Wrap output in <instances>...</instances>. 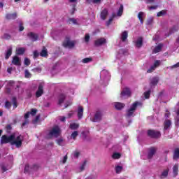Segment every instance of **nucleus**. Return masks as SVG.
Wrapping results in <instances>:
<instances>
[{
    "instance_id": "f257e3e1",
    "label": "nucleus",
    "mask_w": 179,
    "mask_h": 179,
    "mask_svg": "<svg viewBox=\"0 0 179 179\" xmlns=\"http://www.w3.org/2000/svg\"><path fill=\"white\" fill-rule=\"evenodd\" d=\"M11 145L17 148H21L23 143V136L12 134Z\"/></svg>"
},
{
    "instance_id": "f03ea898",
    "label": "nucleus",
    "mask_w": 179,
    "mask_h": 179,
    "mask_svg": "<svg viewBox=\"0 0 179 179\" xmlns=\"http://www.w3.org/2000/svg\"><path fill=\"white\" fill-rule=\"evenodd\" d=\"M138 107H142V102L136 101L129 108L127 113V117H134L135 115V111Z\"/></svg>"
},
{
    "instance_id": "7ed1b4c3",
    "label": "nucleus",
    "mask_w": 179,
    "mask_h": 179,
    "mask_svg": "<svg viewBox=\"0 0 179 179\" xmlns=\"http://www.w3.org/2000/svg\"><path fill=\"white\" fill-rule=\"evenodd\" d=\"M128 43V31H124L120 34V41L117 45L120 47H124Z\"/></svg>"
},
{
    "instance_id": "20e7f679",
    "label": "nucleus",
    "mask_w": 179,
    "mask_h": 179,
    "mask_svg": "<svg viewBox=\"0 0 179 179\" xmlns=\"http://www.w3.org/2000/svg\"><path fill=\"white\" fill-rule=\"evenodd\" d=\"M61 135V129H59V127L55 126L52 127V129L50 130V131L48 134V138H58Z\"/></svg>"
},
{
    "instance_id": "39448f33",
    "label": "nucleus",
    "mask_w": 179,
    "mask_h": 179,
    "mask_svg": "<svg viewBox=\"0 0 179 179\" xmlns=\"http://www.w3.org/2000/svg\"><path fill=\"white\" fill-rule=\"evenodd\" d=\"M101 79H103L104 82H108L110 80V73L107 70H103L100 73Z\"/></svg>"
},
{
    "instance_id": "423d86ee",
    "label": "nucleus",
    "mask_w": 179,
    "mask_h": 179,
    "mask_svg": "<svg viewBox=\"0 0 179 179\" xmlns=\"http://www.w3.org/2000/svg\"><path fill=\"white\" fill-rule=\"evenodd\" d=\"M12 139H13V137L12 136V134L9 136L6 135H3L1 137V144L3 145V143H12Z\"/></svg>"
},
{
    "instance_id": "0eeeda50",
    "label": "nucleus",
    "mask_w": 179,
    "mask_h": 179,
    "mask_svg": "<svg viewBox=\"0 0 179 179\" xmlns=\"http://www.w3.org/2000/svg\"><path fill=\"white\" fill-rule=\"evenodd\" d=\"M63 45L66 48H72L75 45V41L69 40V38H66L63 43Z\"/></svg>"
},
{
    "instance_id": "6e6552de",
    "label": "nucleus",
    "mask_w": 179,
    "mask_h": 179,
    "mask_svg": "<svg viewBox=\"0 0 179 179\" xmlns=\"http://www.w3.org/2000/svg\"><path fill=\"white\" fill-rule=\"evenodd\" d=\"M44 83H41L38 87V90L36 93V97H41L43 96V93H44Z\"/></svg>"
},
{
    "instance_id": "1a4fd4ad",
    "label": "nucleus",
    "mask_w": 179,
    "mask_h": 179,
    "mask_svg": "<svg viewBox=\"0 0 179 179\" xmlns=\"http://www.w3.org/2000/svg\"><path fill=\"white\" fill-rule=\"evenodd\" d=\"M148 135L151 138H160L161 136L160 131L155 130H149L148 131Z\"/></svg>"
},
{
    "instance_id": "9d476101",
    "label": "nucleus",
    "mask_w": 179,
    "mask_h": 179,
    "mask_svg": "<svg viewBox=\"0 0 179 179\" xmlns=\"http://www.w3.org/2000/svg\"><path fill=\"white\" fill-rule=\"evenodd\" d=\"M161 64L160 60H157L154 62L153 65L150 67V69L147 71L148 73H150L155 71L157 68V66H159Z\"/></svg>"
},
{
    "instance_id": "9b49d317",
    "label": "nucleus",
    "mask_w": 179,
    "mask_h": 179,
    "mask_svg": "<svg viewBox=\"0 0 179 179\" xmlns=\"http://www.w3.org/2000/svg\"><path fill=\"white\" fill-rule=\"evenodd\" d=\"M159 83V77H154L150 80V89H155Z\"/></svg>"
},
{
    "instance_id": "f8f14e48",
    "label": "nucleus",
    "mask_w": 179,
    "mask_h": 179,
    "mask_svg": "<svg viewBox=\"0 0 179 179\" xmlns=\"http://www.w3.org/2000/svg\"><path fill=\"white\" fill-rule=\"evenodd\" d=\"M131 96V90L128 87H124L121 92V97H129Z\"/></svg>"
},
{
    "instance_id": "ddd939ff",
    "label": "nucleus",
    "mask_w": 179,
    "mask_h": 179,
    "mask_svg": "<svg viewBox=\"0 0 179 179\" xmlns=\"http://www.w3.org/2000/svg\"><path fill=\"white\" fill-rule=\"evenodd\" d=\"M101 120V113L96 112L93 117H91V121L93 122H99Z\"/></svg>"
},
{
    "instance_id": "4468645a",
    "label": "nucleus",
    "mask_w": 179,
    "mask_h": 179,
    "mask_svg": "<svg viewBox=\"0 0 179 179\" xmlns=\"http://www.w3.org/2000/svg\"><path fill=\"white\" fill-rule=\"evenodd\" d=\"M143 44V38L142 37H138L136 41H134V45L137 48H141Z\"/></svg>"
},
{
    "instance_id": "2eb2a0df",
    "label": "nucleus",
    "mask_w": 179,
    "mask_h": 179,
    "mask_svg": "<svg viewBox=\"0 0 179 179\" xmlns=\"http://www.w3.org/2000/svg\"><path fill=\"white\" fill-rule=\"evenodd\" d=\"M107 43V41L104 38H101L95 41V45L100 47V45H104Z\"/></svg>"
},
{
    "instance_id": "dca6fc26",
    "label": "nucleus",
    "mask_w": 179,
    "mask_h": 179,
    "mask_svg": "<svg viewBox=\"0 0 179 179\" xmlns=\"http://www.w3.org/2000/svg\"><path fill=\"white\" fill-rule=\"evenodd\" d=\"M27 36L32 41H36L37 38H38V36H37L36 34H34L33 32H29L27 34Z\"/></svg>"
},
{
    "instance_id": "f3484780",
    "label": "nucleus",
    "mask_w": 179,
    "mask_h": 179,
    "mask_svg": "<svg viewBox=\"0 0 179 179\" xmlns=\"http://www.w3.org/2000/svg\"><path fill=\"white\" fill-rule=\"evenodd\" d=\"M37 113V109H31V112H27L25 115H24V118L25 120H27V118H29V117L30 115H36Z\"/></svg>"
},
{
    "instance_id": "a211bd4d",
    "label": "nucleus",
    "mask_w": 179,
    "mask_h": 179,
    "mask_svg": "<svg viewBox=\"0 0 179 179\" xmlns=\"http://www.w3.org/2000/svg\"><path fill=\"white\" fill-rule=\"evenodd\" d=\"M107 16H108V10L105 8L101 12V19L102 20H106Z\"/></svg>"
},
{
    "instance_id": "6ab92c4d",
    "label": "nucleus",
    "mask_w": 179,
    "mask_h": 179,
    "mask_svg": "<svg viewBox=\"0 0 179 179\" xmlns=\"http://www.w3.org/2000/svg\"><path fill=\"white\" fill-rule=\"evenodd\" d=\"M156 148H151L149 150L148 152V159H152V157H153V155H155V153H156Z\"/></svg>"
},
{
    "instance_id": "aec40b11",
    "label": "nucleus",
    "mask_w": 179,
    "mask_h": 179,
    "mask_svg": "<svg viewBox=\"0 0 179 179\" xmlns=\"http://www.w3.org/2000/svg\"><path fill=\"white\" fill-rule=\"evenodd\" d=\"M12 64H13V65H17V66H20V59L18 57L15 56L13 58Z\"/></svg>"
},
{
    "instance_id": "412c9836",
    "label": "nucleus",
    "mask_w": 179,
    "mask_h": 179,
    "mask_svg": "<svg viewBox=\"0 0 179 179\" xmlns=\"http://www.w3.org/2000/svg\"><path fill=\"white\" fill-rule=\"evenodd\" d=\"M162 48H163V44L160 43L153 49V54H157V52H160V51H162Z\"/></svg>"
},
{
    "instance_id": "4be33fe9",
    "label": "nucleus",
    "mask_w": 179,
    "mask_h": 179,
    "mask_svg": "<svg viewBox=\"0 0 179 179\" xmlns=\"http://www.w3.org/2000/svg\"><path fill=\"white\" fill-rule=\"evenodd\" d=\"M114 106H115V108H116V110H122V108H124V107H125V104H124L122 103H120V102L115 103Z\"/></svg>"
},
{
    "instance_id": "5701e85b",
    "label": "nucleus",
    "mask_w": 179,
    "mask_h": 179,
    "mask_svg": "<svg viewBox=\"0 0 179 179\" xmlns=\"http://www.w3.org/2000/svg\"><path fill=\"white\" fill-rule=\"evenodd\" d=\"M171 127V121L170 120H166L164 124V131H167L168 129H170V127Z\"/></svg>"
},
{
    "instance_id": "b1692460",
    "label": "nucleus",
    "mask_w": 179,
    "mask_h": 179,
    "mask_svg": "<svg viewBox=\"0 0 179 179\" xmlns=\"http://www.w3.org/2000/svg\"><path fill=\"white\" fill-rule=\"evenodd\" d=\"M146 15L143 12H139L138 14V18L139 19L141 24H143V17H145Z\"/></svg>"
},
{
    "instance_id": "393cba45",
    "label": "nucleus",
    "mask_w": 179,
    "mask_h": 179,
    "mask_svg": "<svg viewBox=\"0 0 179 179\" xmlns=\"http://www.w3.org/2000/svg\"><path fill=\"white\" fill-rule=\"evenodd\" d=\"M78 117L79 120L83 117V107L79 106L78 109Z\"/></svg>"
},
{
    "instance_id": "a878e982",
    "label": "nucleus",
    "mask_w": 179,
    "mask_h": 179,
    "mask_svg": "<svg viewBox=\"0 0 179 179\" xmlns=\"http://www.w3.org/2000/svg\"><path fill=\"white\" fill-rule=\"evenodd\" d=\"M24 51H26V49L24 48H17L16 54L17 55H22L24 53Z\"/></svg>"
},
{
    "instance_id": "bb28decb",
    "label": "nucleus",
    "mask_w": 179,
    "mask_h": 179,
    "mask_svg": "<svg viewBox=\"0 0 179 179\" xmlns=\"http://www.w3.org/2000/svg\"><path fill=\"white\" fill-rule=\"evenodd\" d=\"M17 17V15H16V13L7 14L6 16V19H8V20H12L13 19H16Z\"/></svg>"
},
{
    "instance_id": "cd10ccee",
    "label": "nucleus",
    "mask_w": 179,
    "mask_h": 179,
    "mask_svg": "<svg viewBox=\"0 0 179 179\" xmlns=\"http://www.w3.org/2000/svg\"><path fill=\"white\" fill-rule=\"evenodd\" d=\"M178 30V26H174L173 28H171L169 31V34L166 35V37H169L170 34H173V33H176Z\"/></svg>"
},
{
    "instance_id": "c85d7f7f",
    "label": "nucleus",
    "mask_w": 179,
    "mask_h": 179,
    "mask_svg": "<svg viewBox=\"0 0 179 179\" xmlns=\"http://www.w3.org/2000/svg\"><path fill=\"white\" fill-rule=\"evenodd\" d=\"M173 176H177L178 174V164H175L173 167Z\"/></svg>"
},
{
    "instance_id": "c756f323",
    "label": "nucleus",
    "mask_w": 179,
    "mask_h": 179,
    "mask_svg": "<svg viewBox=\"0 0 179 179\" xmlns=\"http://www.w3.org/2000/svg\"><path fill=\"white\" fill-rule=\"evenodd\" d=\"M123 12H124V6L121 4L117 11V16H122Z\"/></svg>"
},
{
    "instance_id": "7c9ffc66",
    "label": "nucleus",
    "mask_w": 179,
    "mask_h": 179,
    "mask_svg": "<svg viewBox=\"0 0 179 179\" xmlns=\"http://www.w3.org/2000/svg\"><path fill=\"white\" fill-rule=\"evenodd\" d=\"M10 55H12V47H10L7 50V52L6 53V59H8L9 58V57H10Z\"/></svg>"
},
{
    "instance_id": "2f4dec72",
    "label": "nucleus",
    "mask_w": 179,
    "mask_h": 179,
    "mask_svg": "<svg viewBox=\"0 0 179 179\" xmlns=\"http://www.w3.org/2000/svg\"><path fill=\"white\" fill-rule=\"evenodd\" d=\"M50 34L51 37H52L54 40H57V36H58V31H55L53 29Z\"/></svg>"
},
{
    "instance_id": "473e14b6",
    "label": "nucleus",
    "mask_w": 179,
    "mask_h": 179,
    "mask_svg": "<svg viewBox=\"0 0 179 179\" xmlns=\"http://www.w3.org/2000/svg\"><path fill=\"white\" fill-rule=\"evenodd\" d=\"M64 100H65V94H62L59 97V105L61 106L62 103H64Z\"/></svg>"
},
{
    "instance_id": "72a5a7b5",
    "label": "nucleus",
    "mask_w": 179,
    "mask_h": 179,
    "mask_svg": "<svg viewBox=\"0 0 179 179\" xmlns=\"http://www.w3.org/2000/svg\"><path fill=\"white\" fill-rule=\"evenodd\" d=\"M71 129H78L79 128V124L78 123H71L70 124Z\"/></svg>"
},
{
    "instance_id": "f704fd0d",
    "label": "nucleus",
    "mask_w": 179,
    "mask_h": 179,
    "mask_svg": "<svg viewBox=\"0 0 179 179\" xmlns=\"http://www.w3.org/2000/svg\"><path fill=\"white\" fill-rule=\"evenodd\" d=\"M167 176H169V169H166L162 172L161 175V178H166Z\"/></svg>"
},
{
    "instance_id": "c9c22d12",
    "label": "nucleus",
    "mask_w": 179,
    "mask_h": 179,
    "mask_svg": "<svg viewBox=\"0 0 179 179\" xmlns=\"http://www.w3.org/2000/svg\"><path fill=\"white\" fill-rule=\"evenodd\" d=\"M179 158V149L176 148L174 151L173 154V159H178Z\"/></svg>"
},
{
    "instance_id": "e433bc0d",
    "label": "nucleus",
    "mask_w": 179,
    "mask_h": 179,
    "mask_svg": "<svg viewBox=\"0 0 179 179\" xmlns=\"http://www.w3.org/2000/svg\"><path fill=\"white\" fill-rule=\"evenodd\" d=\"M48 55L47 52V49L45 48H43L42 51L41 52V57H47Z\"/></svg>"
},
{
    "instance_id": "4c0bfd02",
    "label": "nucleus",
    "mask_w": 179,
    "mask_h": 179,
    "mask_svg": "<svg viewBox=\"0 0 179 179\" xmlns=\"http://www.w3.org/2000/svg\"><path fill=\"white\" fill-rule=\"evenodd\" d=\"M78 134L79 133L78 132V131H73L71 136V139H76V136H78Z\"/></svg>"
},
{
    "instance_id": "58836bf2",
    "label": "nucleus",
    "mask_w": 179,
    "mask_h": 179,
    "mask_svg": "<svg viewBox=\"0 0 179 179\" xmlns=\"http://www.w3.org/2000/svg\"><path fill=\"white\" fill-rule=\"evenodd\" d=\"M83 64H89V62H92V58H85L82 60Z\"/></svg>"
},
{
    "instance_id": "ea45409f",
    "label": "nucleus",
    "mask_w": 179,
    "mask_h": 179,
    "mask_svg": "<svg viewBox=\"0 0 179 179\" xmlns=\"http://www.w3.org/2000/svg\"><path fill=\"white\" fill-rule=\"evenodd\" d=\"M113 159H120L121 157V154L118 152H114L112 155Z\"/></svg>"
},
{
    "instance_id": "a19ab883",
    "label": "nucleus",
    "mask_w": 179,
    "mask_h": 179,
    "mask_svg": "<svg viewBox=\"0 0 179 179\" xmlns=\"http://www.w3.org/2000/svg\"><path fill=\"white\" fill-rule=\"evenodd\" d=\"M80 155V152H79V151L76 150L73 152V156L75 159H78V157H79V156Z\"/></svg>"
},
{
    "instance_id": "79ce46f5",
    "label": "nucleus",
    "mask_w": 179,
    "mask_h": 179,
    "mask_svg": "<svg viewBox=\"0 0 179 179\" xmlns=\"http://www.w3.org/2000/svg\"><path fill=\"white\" fill-rule=\"evenodd\" d=\"M115 171L117 174H120V173H121V171H122V166H116Z\"/></svg>"
},
{
    "instance_id": "37998d69",
    "label": "nucleus",
    "mask_w": 179,
    "mask_h": 179,
    "mask_svg": "<svg viewBox=\"0 0 179 179\" xmlns=\"http://www.w3.org/2000/svg\"><path fill=\"white\" fill-rule=\"evenodd\" d=\"M150 90H148V91H146V92H144V97L145 98V99H149V97H150Z\"/></svg>"
},
{
    "instance_id": "c03bdc74",
    "label": "nucleus",
    "mask_w": 179,
    "mask_h": 179,
    "mask_svg": "<svg viewBox=\"0 0 179 179\" xmlns=\"http://www.w3.org/2000/svg\"><path fill=\"white\" fill-rule=\"evenodd\" d=\"M85 167H86V161H84L80 166V171H83L85 170Z\"/></svg>"
},
{
    "instance_id": "a18cd8bd",
    "label": "nucleus",
    "mask_w": 179,
    "mask_h": 179,
    "mask_svg": "<svg viewBox=\"0 0 179 179\" xmlns=\"http://www.w3.org/2000/svg\"><path fill=\"white\" fill-rule=\"evenodd\" d=\"M24 75H25V78H31V74L30 73V72H29V70L26 69L24 71Z\"/></svg>"
},
{
    "instance_id": "49530a36",
    "label": "nucleus",
    "mask_w": 179,
    "mask_h": 179,
    "mask_svg": "<svg viewBox=\"0 0 179 179\" xmlns=\"http://www.w3.org/2000/svg\"><path fill=\"white\" fill-rule=\"evenodd\" d=\"M174 68H179V62H178L177 64H176L173 66H170L167 67V69H174Z\"/></svg>"
},
{
    "instance_id": "de8ad7c7",
    "label": "nucleus",
    "mask_w": 179,
    "mask_h": 179,
    "mask_svg": "<svg viewBox=\"0 0 179 179\" xmlns=\"http://www.w3.org/2000/svg\"><path fill=\"white\" fill-rule=\"evenodd\" d=\"M57 143L59 146H62L64 145V140L62 138H59L57 140Z\"/></svg>"
},
{
    "instance_id": "09e8293b",
    "label": "nucleus",
    "mask_w": 179,
    "mask_h": 179,
    "mask_svg": "<svg viewBox=\"0 0 179 179\" xmlns=\"http://www.w3.org/2000/svg\"><path fill=\"white\" fill-rule=\"evenodd\" d=\"M7 85H8V87H12L15 86V81L10 80V81L8 82Z\"/></svg>"
},
{
    "instance_id": "8fccbe9b",
    "label": "nucleus",
    "mask_w": 179,
    "mask_h": 179,
    "mask_svg": "<svg viewBox=\"0 0 179 179\" xmlns=\"http://www.w3.org/2000/svg\"><path fill=\"white\" fill-rule=\"evenodd\" d=\"M24 64V65H27V66H29V65H30V59H29L28 58H25Z\"/></svg>"
},
{
    "instance_id": "3c124183",
    "label": "nucleus",
    "mask_w": 179,
    "mask_h": 179,
    "mask_svg": "<svg viewBox=\"0 0 179 179\" xmlns=\"http://www.w3.org/2000/svg\"><path fill=\"white\" fill-rule=\"evenodd\" d=\"M152 23H153V17H150L147 20V24L149 26V25L152 24Z\"/></svg>"
},
{
    "instance_id": "603ef678",
    "label": "nucleus",
    "mask_w": 179,
    "mask_h": 179,
    "mask_svg": "<svg viewBox=\"0 0 179 179\" xmlns=\"http://www.w3.org/2000/svg\"><path fill=\"white\" fill-rule=\"evenodd\" d=\"M5 107L6 108H10V107H12V104H10V102L9 101H6V103H5Z\"/></svg>"
},
{
    "instance_id": "864d4df0",
    "label": "nucleus",
    "mask_w": 179,
    "mask_h": 179,
    "mask_svg": "<svg viewBox=\"0 0 179 179\" xmlns=\"http://www.w3.org/2000/svg\"><path fill=\"white\" fill-rule=\"evenodd\" d=\"M163 15H166V11L165 10H162V11L159 12L157 14V16L160 17V16H163Z\"/></svg>"
},
{
    "instance_id": "5fc2aeb1",
    "label": "nucleus",
    "mask_w": 179,
    "mask_h": 179,
    "mask_svg": "<svg viewBox=\"0 0 179 179\" xmlns=\"http://www.w3.org/2000/svg\"><path fill=\"white\" fill-rule=\"evenodd\" d=\"M89 40H90V36L88 34H85V43H87Z\"/></svg>"
},
{
    "instance_id": "6e6d98bb",
    "label": "nucleus",
    "mask_w": 179,
    "mask_h": 179,
    "mask_svg": "<svg viewBox=\"0 0 179 179\" xmlns=\"http://www.w3.org/2000/svg\"><path fill=\"white\" fill-rule=\"evenodd\" d=\"M70 23H73V24H78V21L73 18L69 20Z\"/></svg>"
},
{
    "instance_id": "4d7b16f0",
    "label": "nucleus",
    "mask_w": 179,
    "mask_h": 179,
    "mask_svg": "<svg viewBox=\"0 0 179 179\" xmlns=\"http://www.w3.org/2000/svg\"><path fill=\"white\" fill-rule=\"evenodd\" d=\"M159 7V6H148V9L149 10H153L155 9H157V8Z\"/></svg>"
},
{
    "instance_id": "13d9d810",
    "label": "nucleus",
    "mask_w": 179,
    "mask_h": 179,
    "mask_svg": "<svg viewBox=\"0 0 179 179\" xmlns=\"http://www.w3.org/2000/svg\"><path fill=\"white\" fill-rule=\"evenodd\" d=\"M30 169V166H29V164H26L24 169V173H27V171H29Z\"/></svg>"
},
{
    "instance_id": "bf43d9fd",
    "label": "nucleus",
    "mask_w": 179,
    "mask_h": 179,
    "mask_svg": "<svg viewBox=\"0 0 179 179\" xmlns=\"http://www.w3.org/2000/svg\"><path fill=\"white\" fill-rule=\"evenodd\" d=\"M13 108H16V107H17V103H16V98L13 99Z\"/></svg>"
},
{
    "instance_id": "052dcab7",
    "label": "nucleus",
    "mask_w": 179,
    "mask_h": 179,
    "mask_svg": "<svg viewBox=\"0 0 179 179\" xmlns=\"http://www.w3.org/2000/svg\"><path fill=\"white\" fill-rule=\"evenodd\" d=\"M40 120V115H37L35 120H33L34 124H37V122Z\"/></svg>"
},
{
    "instance_id": "680f3d73",
    "label": "nucleus",
    "mask_w": 179,
    "mask_h": 179,
    "mask_svg": "<svg viewBox=\"0 0 179 179\" xmlns=\"http://www.w3.org/2000/svg\"><path fill=\"white\" fill-rule=\"evenodd\" d=\"M19 26H20V31H23V30H24V27H23V24H22V22H20Z\"/></svg>"
},
{
    "instance_id": "e2e57ef3",
    "label": "nucleus",
    "mask_w": 179,
    "mask_h": 179,
    "mask_svg": "<svg viewBox=\"0 0 179 179\" xmlns=\"http://www.w3.org/2000/svg\"><path fill=\"white\" fill-rule=\"evenodd\" d=\"M113 22V17H110L108 21L106 22V26H110L111 24V22Z\"/></svg>"
},
{
    "instance_id": "0e129e2a",
    "label": "nucleus",
    "mask_w": 179,
    "mask_h": 179,
    "mask_svg": "<svg viewBox=\"0 0 179 179\" xmlns=\"http://www.w3.org/2000/svg\"><path fill=\"white\" fill-rule=\"evenodd\" d=\"M66 160H68V156L65 155V156L63 157L62 163H63V164L66 163Z\"/></svg>"
},
{
    "instance_id": "69168bd1",
    "label": "nucleus",
    "mask_w": 179,
    "mask_h": 179,
    "mask_svg": "<svg viewBox=\"0 0 179 179\" xmlns=\"http://www.w3.org/2000/svg\"><path fill=\"white\" fill-rule=\"evenodd\" d=\"M163 96H164V91H162L161 92H159L158 97L159 99H160V97H163Z\"/></svg>"
},
{
    "instance_id": "338daca9",
    "label": "nucleus",
    "mask_w": 179,
    "mask_h": 179,
    "mask_svg": "<svg viewBox=\"0 0 179 179\" xmlns=\"http://www.w3.org/2000/svg\"><path fill=\"white\" fill-rule=\"evenodd\" d=\"M146 3H153L155 2V0H144Z\"/></svg>"
},
{
    "instance_id": "774afa93",
    "label": "nucleus",
    "mask_w": 179,
    "mask_h": 179,
    "mask_svg": "<svg viewBox=\"0 0 179 179\" xmlns=\"http://www.w3.org/2000/svg\"><path fill=\"white\" fill-rule=\"evenodd\" d=\"M34 57L35 58H37V57H38V52L34 51Z\"/></svg>"
}]
</instances>
